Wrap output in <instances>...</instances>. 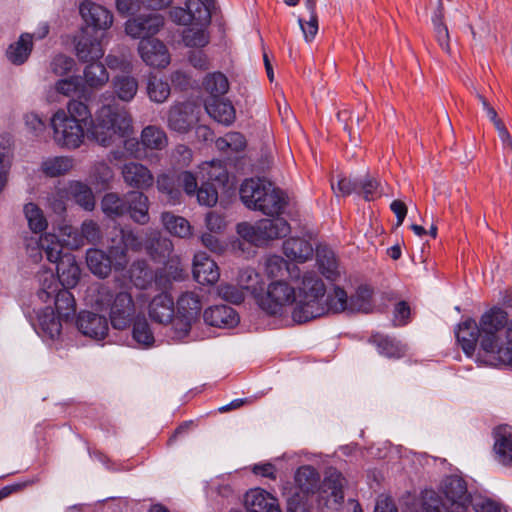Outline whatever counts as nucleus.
Masks as SVG:
<instances>
[{
  "label": "nucleus",
  "mask_w": 512,
  "mask_h": 512,
  "mask_svg": "<svg viewBox=\"0 0 512 512\" xmlns=\"http://www.w3.org/2000/svg\"><path fill=\"white\" fill-rule=\"evenodd\" d=\"M455 334L467 356H472L479 344L477 361L480 363L496 366L499 361L510 359L512 344L509 340L508 314L499 307H492L483 313L478 324L472 318L465 319L458 324Z\"/></svg>",
  "instance_id": "f257e3e1"
},
{
  "label": "nucleus",
  "mask_w": 512,
  "mask_h": 512,
  "mask_svg": "<svg viewBox=\"0 0 512 512\" xmlns=\"http://www.w3.org/2000/svg\"><path fill=\"white\" fill-rule=\"evenodd\" d=\"M346 292L339 286L326 293V286L315 271H306L297 287L295 305L291 310L296 323H305L330 313L344 312Z\"/></svg>",
  "instance_id": "f03ea898"
},
{
  "label": "nucleus",
  "mask_w": 512,
  "mask_h": 512,
  "mask_svg": "<svg viewBox=\"0 0 512 512\" xmlns=\"http://www.w3.org/2000/svg\"><path fill=\"white\" fill-rule=\"evenodd\" d=\"M443 493V498L434 492L427 494L424 512H469L470 507L475 512H507L506 506L498 500L481 495L471 497L465 481L458 476H451L445 480Z\"/></svg>",
  "instance_id": "7ed1b4c3"
},
{
  "label": "nucleus",
  "mask_w": 512,
  "mask_h": 512,
  "mask_svg": "<svg viewBox=\"0 0 512 512\" xmlns=\"http://www.w3.org/2000/svg\"><path fill=\"white\" fill-rule=\"evenodd\" d=\"M91 118L89 107L77 100H70L66 109H58L50 118L52 140L64 150L79 149L86 139V126Z\"/></svg>",
  "instance_id": "20e7f679"
},
{
  "label": "nucleus",
  "mask_w": 512,
  "mask_h": 512,
  "mask_svg": "<svg viewBox=\"0 0 512 512\" xmlns=\"http://www.w3.org/2000/svg\"><path fill=\"white\" fill-rule=\"evenodd\" d=\"M89 120L88 137L103 147L111 146L132 132L129 112L117 104L102 105Z\"/></svg>",
  "instance_id": "39448f33"
},
{
  "label": "nucleus",
  "mask_w": 512,
  "mask_h": 512,
  "mask_svg": "<svg viewBox=\"0 0 512 512\" xmlns=\"http://www.w3.org/2000/svg\"><path fill=\"white\" fill-rule=\"evenodd\" d=\"M85 299L87 304L98 310H109L111 325L114 329L123 330L131 324L135 305L128 292H113L107 286L94 284L87 289Z\"/></svg>",
  "instance_id": "423d86ee"
},
{
  "label": "nucleus",
  "mask_w": 512,
  "mask_h": 512,
  "mask_svg": "<svg viewBox=\"0 0 512 512\" xmlns=\"http://www.w3.org/2000/svg\"><path fill=\"white\" fill-rule=\"evenodd\" d=\"M237 233L242 240L254 246H265L269 241L285 237L290 233V225L284 218L261 219L254 224L242 222L237 225Z\"/></svg>",
  "instance_id": "0eeeda50"
},
{
  "label": "nucleus",
  "mask_w": 512,
  "mask_h": 512,
  "mask_svg": "<svg viewBox=\"0 0 512 512\" xmlns=\"http://www.w3.org/2000/svg\"><path fill=\"white\" fill-rule=\"evenodd\" d=\"M296 288L284 279L271 281L264 292L256 295L259 307L270 315H279L292 310L295 305Z\"/></svg>",
  "instance_id": "6e6552de"
},
{
  "label": "nucleus",
  "mask_w": 512,
  "mask_h": 512,
  "mask_svg": "<svg viewBox=\"0 0 512 512\" xmlns=\"http://www.w3.org/2000/svg\"><path fill=\"white\" fill-rule=\"evenodd\" d=\"M319 474L310 465L301 466L297 469L294 476V486L286 488L288 511L305 509L304 502L314 494L319 484Z\"/></svg>",
  "instance_id": "1a4fd4ad"
},
{
  "label": "nucleus",
  "mask_w": 512,
  "mask_h": 512,
  "mask_svg": "<svg viewBox=\"0 0 512 512\" xmlns=\"http://www.w3.org/2000/svg\"><path fill=\"white\" fill-rule=\"evenodd\" d=\"M86 262L94 275L104 278L110 274L112 267L115 270H123L128 263V257L123 248L111 246L108 255L100 249L93 248L87 251Z\"/></svg>",
  "instance_id": "9d476101"
},
{
  "label": "nucleus",
  "mask_w": 512,
  "mask_h": 512,
  "mask_svg": "<svg viewBox=\"0 0 512 512\" xmlns=\"http://www.w3.org/2000/svg\"><path fill=\"white\" fill-rule=\"evenodd\" d=\"M345 478L337 470H329L319 489V503L330 512L338 511L344 500Z\"/></svg>",
  "instance_id": "9b49d317"
},
{
  "label": "nucleus",
  "mask_w": 512,
  "mask_h": 512,
  "mask_svg": "<svg viewBox=\"0 0 512 512\" xmlns=\"http://www.w3.org/2000/svg\"><path fill=\"white\" fill-rule=\"evenodd\" d=\"M216 8L215 0H194V47L202 48L209 43V27Z\"/></svg>",
  "instance_id": "f8f14e48"
},
{
  "label": "nucleus",
  "mask_w": 512,
  "mask_h": 512,
  "mask_svg": "<svg viewBox=\"0 0 512 512\" xmlns=\"http://www.w3.org/2000/svg\"><path fill=\"white\" fill-rule=\"evenodd\" d=\"M79 10L83 21L93 33L106 35V31L113 24V14L110 10L91 1L81 3Z\"/></svg>",
  "instance_id": "ddd939ff"
},
{
  "label": "nucleus",
  "mask_w": 512,
  "mask_h": 512,
  "mask_svg": "<svg viewBox=\"0 0 512 512\" xmlns=\"http://www.w3.org/2000/svg\"><path fill=\"white\" fill-rule=\"evenodd\" d=\"M138 53L142 61L152 68L164 69L171 61L168 48L157 38L142 39L138 44Z\"/></svg>",
  "instance_id": "4468645a"
},
{
  "label": "nucleus",
  "mask_w": 512,
  "mask_h": 512,
  "mask_svg": "<svg viewBox=\"0 0 512 512\" xmlns=\"http://www.w3.org/2000/svg\"><path fill=\"white\" fill-rule=\"evenodd\" d=\"M164 26V18L160 14L139 15L125 23V33L133 39L153 38Z\"/></svg>",
  "instance_id": "2eb2a0df"
},
{
  "label": "nucleus",
  "mask_w": 512,
  "mask_h": 512,
  "mask_svg": "<svg viewBox=\"0 0 512 512\" xmlns=\"http://www.w3.org/2000/svg\"><path fill=\"white\" fill-rule=\"evenodd\" d=\"M36 319L34 328L44 341H56L60 339L62 332L61 317L55 315L52 306H46L35 310Z\"/></svg>",
  "instance_id": "dca6fc26"
},
{
  "label": "nucleus",
  "mask_w": 512,
  "mask_h": 512,
  "mask_svg": "<svg viewBox=\"0 0 512 512\" xmlns=\"http://www.w3.org/2000/svg\"><path fill=\"white\" fill-rule=\"evenodd\" d=\"M76 326L83 336L95 341L105 339L109 332L107 318L91 311H81L77 316Z\"/></svg>",
  "instance_id": "f3484780"
},
{
  "label": "nucleus",
  "mask_w": 512,
  "mask_h": 512,
  "mask_svg": "<svg viewBox=\"0 0 512 512\" xmlns=\"http://www.w3.org/2000/svg\"><path fill=\"white\" fill-rule=\"evenodd\" d=\"M156 183L158 190L166 194L173 204L179 200L182 189L188 195L192 194V173L188 171L181 173L177 178L161 174L157 177Z\"/></svg>",
  "instance_id": "a211bd4d"
},
{
  "label": "nucleus",
  "mask_w": 512,
  "mask_h": 512,
  "mask_svg": "<svg viewBox=\"0 0 512 512\" xmlns=\"http://www.w3.org/2000/svg\"><path fill=\"white\" fill-rule=\"evenodd\" d=\"M104 39V33L92 34L88 29H83L75 47L79 60L84 62L100 60L104 55Z\"/></svg>",
  "instance_id": "6ab92c4d"
},
{
  "label": "nucleus",
  "mask_w": 512,
  "mask_h": 512,
  "mask_svg": "<svg viewBox=\"0 0 512 512\" xmlns=\"http://www.w3.org/2000/svg\"><path fill=\"white\" fill-rule=\"evenodd\" d=\"M247 512H282L278 499L262 488H253L244 495Z\"/></svg>",
  "instance_id": "aec40b11"
},
{
  "label": "nucleus",
  "mask_w": 512,
  "mask_h": 512,
  "mask_svg": "<svg viewBox=\"0 0 512 512\" xmlns=\"http://www.w3.org/2000/svg\"><path fill=\"white\" fill-rule=\"evenodd\" d=\"M121 174L124 182L132 188L148 189L154 182L152 172L145 165L138 162L124 164Z\"/></svg>",
  "instance_id": "412c9836"
},
{
  "label": "nucleus",
  "mask_w": 512,
  "mask_h": 512,
  "mask_svg": "<svg viewBox=\"0 0 512 512\" xmlns=\"http://www.w3.org/2000/svg\"><path fill=\"white\" fill-rule=\"evenodd\" d=\"M265 274L271 280H294L301 278L300 270L294 264H289L279 255H271L265 261Z\"/></svg>",
  "instance_id": "4be33fe9"
},
{
  "label": "nucleus",
  "mask_w": 512,
  "mask_h": 512,
  "mask_svg": "<svg viewBox=\"0 0 512 512\" xmlns=\"http://www.w3.org/2000/svg\"><path fill=\"white\" fill-rule=\"evenodd\" d=\"M192 305V294H182L176 306V315L173 322L174 334L177 339H183L189 335L191 329L190 311Z\"/></svg>",
  "instance_id": "5701e85b"
},
{
  "label": "nucleus",
  "mask_w": 512,
  "mask_h": 512,
  "mask_svg": "<svg viewBox=\"0 0 512 512\" xmlns=\"http://www.w3.org/2000/svg\"><path fill=\"white\" fill-rule=\"evenodd\" d=\"M203 318L206 324L219 328H232L239 322L236 311L226 305H216L204 311Z\"/></svg>",
  "instance_id": "b1692460"
},
{
  "label": "nucleus",
  "mask_w": 512,
  "mask_h": 512,
  "mask_svg": "<svg viewBox=\"0 0 512 512\" xmlns=\"http://www.w3.org/2000/svg\"><path fill=\"white\" fill-rule=\"evenodd\" d=\"M270 182L265 179H246L240 187V198L243 204L252 210H257L262 197L265 195Z\"/></svg>",
  "instance_id": "393cba45"
},
{
  "label": "nucleus",
  "mask_w": 512,
  "mask_h": 512,
  "mask_svg": "<svg viewBox=\"0 0 512 512\" xmlns=\"http://www.w3.org/2000/svg\"><path fill=\"white\" fill-rule=\"evenodd\" d=\"M494 438L497 461L504 466H512V427L507 425L497 427Z\"/></svg>",
  "instance_id": "a878e982"
},
{
  "label": "nucleus",
  "mask_w": 512,
  "mask_h": 512,
  "mask_svg": "<svg viewBox=\"0 0 512 512\" xmlns=\"http://www.w3.org/2000/svg\"><path fill=\"white\" fill-rule=\"evenodd\" d=\"M267 190L258 205V211L269 216L280 215L287 205L286 196L283 191L276 188L271 182L266 186Z\"/></svg>",
  "instance_id": "bb28decb"
},
{
  "label": "nucleus",
  "mask_w": 512,
  "mask_h": 512,
  "mask_svg": "<svg viewBox=\"0 0 512 512\" xmlns=\"http://www.w3.org/2000/svg\"><path fill=\"white\" fill-rule=\"evenodd\" d=\"M34 35L22 33L6 50V57L13 65L24 64L33 50Z\"/></svg>",
  "instance_id": "cd10ccee"
},
{
  "label": "nucleus",
  "mask_w": 512,
  "mask_h": 512,
  "mask_svg": "<svg viewBox=\"0 0 512 512\" xmlns=\"http://www.w3.org/2000/svg\"><path fill=\"white\" fill-rule=\"evenodd\" d=\"M57 274V279L63 287L72 288L76 286L81 271L73 255L64 254L57 262Z\"/></svg>",
  "instance_id": "c85d7f7f"
},
{
  "label": "nucleus",
  "mask_w": 512,
  "mask_h": 512,
  "mask_svg": "<svg viewBox=\"0 0 512 512\" xmlns=\"http://www.w3.org/2000/svg\"><path fill=\"white\" fill-rule=\"evenodd\" d=\"M219 270L214 260L205 254L194 255V280L200 284H213L219 279Z\"/></svg>",
  "instance_id": "c756f323"
},
{
  "label": "nucleus",
  "mask_w": 512,
  "mask_h": 512,
  "mask_svg": "<svg viewBox=\"0 0 512 512\" xmlns=\"http://www.w3.org/2000/svg\"><path fill=\"white\" fill-rule=\"evenodd\" d=\"M283 253L290 260L303 263L312 258L314 248L311 242L304 238L291 237L284 241Z\"/></svg>",
  "instance_id": "7c9ffc66"
},
{
  "label": "nucleus",
  "mask_w": 512,
  "mask_h": 512,
  "mask_svg": "<svg viewBox=\"0 0 512 512\" xmlns=\"http://www.w3.org/2000/svg\"><path fill=\"white\" fill-rule=\"evenodd\" d=\"M75 160L72 156H50L42 160L40 171L50 178L60 177L73 170Z\"/></svg>",
  "instance_id": "2f4dec72"
},
{
  "label": "nucleus",
  "mask_w": 512,
  "mask_h": 512,
  "mask_svg": "<svg viewBox=\"0 0 512 512\" xmlns=\"http://www.w3.org/2000/svg\"><path fill=\"white\" fill-rule=\"evenodd\" d=\"M60 285L53 272L43 271L39 275V288L36 292V299L47 306H52L55 296L62 290Z\"/></svg>",
  "instance_id": "473e14b6"
},
{
  "label": "nucleus",
  "mask_w": 512,
  "mask_h": 512,
  "mask_svg": "<svg viewBox=\"0 0 512 512\" xmlns=\"http://www.w3.org/2000/svg\"><path fill=\"white\" fill-rule=\"evenodd\" d=\"M111 86L114 95L122 102H131L138 91L137 79L128 74L114 76Z\"/></svg>",
  "instance_id": "72a5a7b5"
},
{
  "label": "nucleus",
  "mask_w": 512,
  "mask_h": 512,
  "mask_svg": "<svg viewBox=\"0 0 512 512\" xmlns=\"http://www.w3.org/2000/svg\"><path fill=\"white\" fill-rule=\"evenodd\" d=\"M317 263L322 274L329 280H336L341 274V267L335 253L327 246L316 249Z\"/></svg>",
  "instance_id": "f704fd0d"
},
{
  "label": "nucleus",
  "mask_w": 512,
  "mask_h": 512,
  "mask_svg": "<svg viewBox=\"0 0 512 512\" xmlns=\"http://www.w3.org/2000/svg\"><path fill=\"white\" fill-rule=\"evenodd\" d=\"M205 110L217 122L226 126L231 125L236 118V112L228 100L211 99L205 103Z\"/></svg>",
  "instance_id": "c9c22d12"
},
{
  "label": "nucleus",
  "mask_w": 512,
  "mask_h": 512,
  "mask_svg": "<svg viewBox=\"0 0 512 512\" xmlns=\"http://www.w3.org/2000/svg\"><path fill=\"white\" fill-rule=\"evenodd\" d=\"M127 203V211L135 222L142 225L148 223L149 201L147 196L137 191L130 192L127 194Z\"/></svg>",
  "instance_id": "e433bc0d"
},
{
  "label": "nucleus",
  "mask_w": 512,
  "mask_h": 512,
  "mask_svg": "<svg viewBox=\"0 0 512 512\" xmlns=\"http://www.w3.org/2000/svg\"><path fill=\"white\" fill-rule=\"evenodd\" d=\"M174 314L173 301L167 294L156 296L150 303L149 315L159 323H168Z\"/></svg>",
  "instance_id": "4c0bfd02"
},
{
  "label": "nucleus",
  "mask_w": 512,
  "mask_h": 512,
  "mask_svg": "<svg viewBox=\"0 0 512 512\" xmlns=\"http://www.w3.org/2000/svg\"><path fill=\"white\" fill-rule=\"evenodd\" d=\"M372 295L373 291L370 287L360 286L350 299H348L346 295V307L344 312H371L373 310Z\"/></svg>",
  "instance_id": "58836bf2"
},
{
  "label": "nucleus",
  "mask_w": 512,
  "mask_h": 512,
  "mask_svg": "<svg viewBox=\"0 0 512 512\" xmlns=\"http://www.w3.org/2000/svg\"><path fill=\"white\" fill-rule=\"evenodd\" d=\"M192 107L190 103H179L170 109L169 125L178 132H188L190 129V114Z\"/></svg>",
  "instance_id": "ea45409f"
},
{
  "label": "nucleus",
  "mask_w": 512,
  "mask_h": 512,
  "mask_svg": "<svg viewBox=\"0 0 512 512\" xmlns=\"http://www.w3.org/2000/svg\"><path fill=\"white\" fill-rule=\"evenodd\" d=\"M146 90L149 99L155 103L165 102L171 92L168 81L153 73L147 78Z\"/></svg>",
  "instance_id": "a19ab883"
},
{
  "label": "nucleus",
  "mask_w": 512,
  "mask_h": 512,
  "mask_svg": "<svg viewBox=\"0 0 512 512\" xmlns=\"http://www.w3.org/2000/svg\"><path fill=\"white\" fill-rule=\"evenodd\" d=\"M68 192L76 203L87 211L95 207V197L91 188L81 181H71L68 185Z\"/></svg>",
  "instance_id": "79ce46f5"
},
{
  "label": "nucleus",
  "mask_w": 512,
  "mask_h": 512,
  "mask_svg": "<svg viewBox=\"0 0 512 512\" xmlns=\"http://www.w3.org/2000/svg\"><path fill=\"white\" fill-rule=\"evenodd\" d=\"M85 84L90 88H101L109 80L105 66L97 61L87 65L83 71Z\"/></svg>",
  "instance_id": "37998d69"
},
{
  "label": "nucleus",
  "mask_w": 512,
  "mask_h": 512,
  "mask_svg": "<svg viewBox=\"0 0 512 512\" xmlns=\"http://www.w3.org/2000/svg\"><path fill=\"white\" fill-rule=\"evenodd\" d=\"M39 245L51 263H57L62 257L64 247L60 238L53 233H45L39 237Z\"/></svg>",
  "instance_id": "c03bdc74"
},
{
  "label": "nucleus",
  "mask_w": 512,
  "mask_h": 512,
  "mask_svg": "<svg viewBox=\"0 0 512 512\" xmlns=\"http://www.w3.org/2000/svg\"><path fill=\"white\" fill-rule=\"evenodd\" d=\"M142 145L151 150H162L167 146V137L162 129L156 126H147L141 132Z\"/></svg>",
  "instance_id": "a18cd8bd"
},
{
  "label": "nucleus",
  "mask_w": 512,
  "mask_h": 512,
  "mask_svg": "<svg viewBox=\"0 0 512 512\" xmlns=\"http://www.w3.org/2000/svg\"><path fill=\"white\" fill-rule=\"evenodd\" d=\"M199 172L207 183L224 185L228 180V173L221 161H211L202 164Z\"/></svg>",
  "instance_id": "49530a36"
},
{
  "label": "nucleus",
  "mask_w": 512,
  "mask_h": 512,
  "mask_svg": "<svg viewBox=\"0 0 512 512\" xmlns=\"http://www.w3.org/2000/svg\"><path fill=\"white\" fill-rule=\"evenodd\" d=\"M203 88L213 97V99H217V97L227 93L229 89V82L224 74L214 72L208 74L204 78Z\"/></svg>",
  "instance_id": "de8ad7c7"
},
{
  "label": "nucleus",
  "mask_w": 512,
  "mask_h": 512,
  "mask_svg": "<svg viewBox=\"0 0 512 512\" xmlns=\"http://www.w3.org/2000/svg\"><path fill=\"white\" fill-rule=\"evenodd\" d=\"M54 308L58 316L63 318H68L72 314H74L76 309V302L73 294L68 290V288L63 287L60 292H58L57 296H55L52 301Z\"/></svg>",
  "instance_id": "09e8293b"
},
{
  "label": "nucleus",
  "mask_w": 512,
  "mask_h": 512,
  "mask_svg": "<svg viewBox=\"0 0 512 512\" xmlns=\"http://www.w3.org/2000/svg\"><path fill=\"white\" fill-rule=\"evenodd\" d=\"M132 337L135 342L143 347L148 348L153 345L155 339L153 332L145 318H137L133 324Z\"/></svg>",
  "instance_id": "8fccbe9b"
},
{
  "label": "nucleus",
  "mask_w": 512,
  "mask_h": 512,
  "mask_svg": "<svg viewBox=\"0 0 512 512\" xmlns=\"http://www.w3.org/2000/svg\"><path fill=\"white\" fill-rule=\"evenodd\" d=\"M161 219L166 230L175 236L184 237L190 232L189 222L180 216L165 212Z\"/></svg>",
  "instance_id": "3c124183"
},
{
  "label": "nucleus",
  "mask_w": 512,
  "mask_h": 512,
  "mask_svg": "<svg viewBox=\"0 0 512 512\" xmlns=\"http://www.w3.org/2000/svg\"><path fill=\"white\" fill-rule=\"evenodd\" d=\"M101 208L109 217H119L127 212V204L116 193L106 194L101 201Z\"/></svg>",
  "instance_id": "603ef678"
},
{
  "label": "nucleus",
  "mask_w": 512,
  "mask_h": 512,
  "mask_svg": "<svg viewBox=\"0 0 512 512\" xmlns=\"http://www.w3.org/2000/svg\"><path fill=\"white\" fill-rule=\"evenodd\" d=\"M24 214L30 229L37 233L46 229L47 220L42 210L34 203H27L24 206Z\"/></svg>",
  "instance_id": "864d4df0"
},
{
  "label": "nucleus",
  "mask_w": 512,
  "mask_h": 512,
  "mask_svg": "<svg viewBox=\"0 0 512 512\" xmlns=\"http://www.w3.org/2000/svg\"><path fill=\"white\" fill-rule=\"evenodd\" d=\"M59 233L61 238L60 240L64 246L70 249H78L84 246V242L79 229L71 225L64 224L59 227Z\"/></svg>",
  "instance_id": "5fc2aeb1"
},
{
  "label": "nucleus",
  "mask_w": 512,
  "mask_h": 512,
  "mask_svg": "<svg viewBox=\"0 0 512 512\" xmlns=\"http://www.w3.org/2000/svg\"><path fill=\"white\" fill-rule=\"evenodd\" d=\"M112 168L104 161L96 162L91 170L90 178L94 185H107L113 178Z\"/></svg>",
  "instance_id": "6e6d98bb"
},
{
  "label": "nucleus",
  "mask_w": 512,
  "mask_h": 512,
  "mask_svg": "<svg viewBox=\"0 0 512 512\" xmlns=\"http://www.w3.org/2000/svg\"><path fill=\"white\" fill-rule=\"evenodd\" d=\"M363 194L367 201L375 200L382 194L380 183L375 178L365 177L363 180L358 181V192Z\"/></svg>",
  "instance_id": "4d7b16f0"
},
{
  "label": "nucleus",
  "mask_w": 512,
  "mask_h": 512,
  "mask_svg": "<svg viewBox=\"0 0 512 512\" xmlns=\"http://www.w3.org/2000/svg\"><path fill=\"white\" fill-rule=\"evenodd\" d=\"M298 24L306 42H311L318 33V16L316 11H309L307 19L298 18Z\"/></svg>",
  "instance_id": "13d9d810"
},
{
  "label": "nucleus",
  "mask_w": 512,
  "mask_h": 512,
  "mask_svg": "<svg viewBox=\"0 0 512 512\" xmlns=\"http://www.w3.org/2000/svg\"><path fill=\"white\" fill-rule=\"evenodd\" d=\"M130 278L136 286L144 288L152 280L153 274L144 262H137L130 269Z\"/></svg>",
  "instance_id": "bf43d9fd"
},
{
  "label": "nucleus",
  "mask_w": 512,
  "mask_h": 512,
  "mask_svg": "<svg viewBox=\"0 0 512 512\" xmlns=\"http://www.w3.org/2000/svg\"><path fill=\"white\" fill-rule=\"evenodd\" d=\"M13 138L8 133L0 135V167L11 170Z\"/></svg>",
  "instance_id": "052dcab7"
},
{
  "label": "nucleus",
  "mask_w": 512,
  "mask_h": 512,
  "mask_svg": "<svg viewBox=\"0 0 512 512\" xmlns=\"http://www.w3.org/2000/svg\"><path fill=\"white\" fill-rule=\"evenodd\" d=\"M259 274L252 268H245L239 272L238 283L243 290L250 291L254 297L259 293L257 292L256 285L259 282Z\"/></svg>",
  "instance_id": "680f3d73"
},
{
  "label": "nucleus",
  "mask_w": 512,
  "mask_h": 512,
  "mask_svg": "<svg viewBox=\"0 0 512 512\" xmlns=\"http://www.w3.org/2000/svg\"><path fill=\"white\" fill-rule=\"evenodd\" d=\"M379 352L387 357L399 358L404 355L406 349L401 342L392 338H383L378 344Z\"/></svg>",
  "instance_id": "e2e57ef3"
},
{
  "label": "nucleus",
  "mask_w": 512,
  "mask_h": 512,
  "mask_svg": "<svg viewBox=\"0 0 512 512\" xmlns=\"http://www.w3.org/2000/svg\"><path fill=\"white\" fill-rule=\"evenodd\" d=\"M197 200L201 205L213 206L218 200L216 185L213 183H203L196 191Z\"/></svg>",
  "instance_id": "0e129e2a"
},
{
  "label": "nucleus",
  "mask_w": 512,
  "mask_h": 512,
  "mask_svg": "<svg viewBox=\"0 0 512 512\" xmlns=\"http://www.w3.org/2000/svg\"><path fill=\"white\" fill-rule=\"evenodd\" d=\"M156 233L154 234V239L152 242L146 243V249L152 256H161L166 257L169 256L172 250V243L167 238H156Z\"/></svg>",
  "instance_id": "69168bd1"
},
{
  "label": "nucleus",
  "mask_w": 512,
  "mask_h": 512,
  "mask_svg": "<svg viewBox=\"0 0 512 512\" xmlns=\"http://www.w3.org/2000/svg\"><path fill=\"white\" fill-rule=\"evenodd\" d=\"M74 66V60L65 55L55 56L50 63V69L56 76H64L68 74L73 70Z\"/></svg>",
  "instance_id": "338daca9"
},
{
  "label": "nucleus",
  "mask_w": 512,
  "mask_h": 512,
  "mask_svg": "<svg viewBox=\"0 0 512 512\" xmlns=\"http://www.w3.org/2000/svg\"><path fill=\"white\" fill-rule=\"evenodd\" d=\"M218 295L225 301L239 304L244 300L243 289H239L232 284H221L217 288Z\"/></svg>",
  "instance_id": "774afa93"
}]
</instances>
